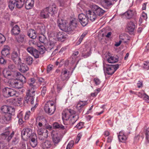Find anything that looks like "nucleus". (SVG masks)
<instances>
[{"label": "nucleus", "mask_w": 149, "mask_h": 149, "mask_svg": "<svg viewBox=\"0 0 149 149\" xmlns=\"http://www.w3.org/2000/svg\"><path fill=\"white\" fill-rule=\"evenodd\" d=\"M34 0H26L25 2V8L27 9H31L33 6Z\"/></svg>", "instance_id": "b1692460"}, {"label": "nucleus", "mask_w": 149, "mask_h": 149, "mask_svg": "<svg viewBox=\"0 0 149 149\" xmlns=\"http://www.w3.org/2000/svg\"><path fill=\"white\" fill-rule=\"evenodd\" d=\"M43 149H51V142L47 140L43 144Z\"/></svg>", "instance_id": "2f4dec72"}, {"label": "nucleus", "mask_w": 149, "mask_h": 149, "mask_svg": "<svg viewBox=\"0 0 149 149\" xmlns=\"http://www.w3.org/2000/svg\"><path fill=\"white\" fill-rule=\"evenodd\" d=\"M145 135L146 143H149V127L147 128L145 132Z\"/></svg>", "instance_id": "e433bc0d"}, {"label": "nucleus", "mask_w": 149, "mask_h": 149, "mask_svg": "<svg viewBox=\"0 0 149 149\" xmlns=\"http://www.w3.org/2000/svg\"><path fill=\"white\" fill-rule=\"evenodd\" d=\"M78 18L79 22L83 26H84L88 24V20L87 14L85 15L82 13L80 14L78 16Z\"/></svg>", "instance_id": "9d476101"}, {"label": "nucleus", "mask_w": 149, "mask_h": 149, "mask_svg": "<svg viewBox=\"0 0 149 149\" xmlns=\"http://www.w3.org/2000/svg\"><path fill=\"white\" fill-rule=\"evenodd\" d=\"M39 118H36V123L37 124H38V125H37L38 128H41L43 126V124L42 123H40L39 121V120H38Z\"/></svg>", "instance_id": "5fc2aeb1"}, {"label": "nucleus", "mask_w": 149, "mask_h": 149, "mask_svg": "<svg viewBox=\"0 0 149 149\" xmlns=\"http://www.w3.org/2000/svg\"><path fill=\"white\" fill-rule=\"evenodd\" d=\"M45 112L49 115H52L56 109V107L54 102L52 101L47 102L44 107Z\"/></svg>", "instance_id": "39448f33"}, {"label": "nucleus", "mask_w": 149, "mask_h": 149, "mask_svg": "<svg viewBox=\"0 0 149 149\" xmlns=\"http://www.w3.org/2000/svg\"><path fill=\"white\" fill-rule=\"evenodd\" d=\"M143 68L146 70H148L149 69V61H145L143 63L142 65Z\"/></svg>", "instance_id": "58836bf2"}, {"label": "nucleus", "mask_w": 149, "mask_h": 149, "mask_svg": "<svg viewBox=\"0 0 149 149\" xmlns=\"http://www.w3.org/2000/svg\"><path fill=\"white\" fill-rule=\"evenodd\" d=\"M6 40V38L4 36L0 33V43H2Z\"/></svg>", "instance_id": "864d4df0"}, {"label": "nucleus", "mask_w": 149, "mask_h": 149, "mask_svg": "<svg viewBox=\"0 0 149 149\" xmlns=\"http://www.w3.org/2000/svg\"><path fill=\"white\" fill-rule=\"evenodd\" d=\"M79 52L77 50H75L73 52L72 57V58H74L76 59L79 57Z\"/></svg>", "instance_id": "79ce46f5"}, {"label": "nucleus", "mask_w": 149, "mask_h": 149, "mask_svg": "<svg viewBox=\"0 0 149 149\" xmlns=\"http://www.w3.org/2000/svg\"><path fill=\"white\" fill-rule=\"evenodd\" d=\"M145 94V93H144L143 92L141 91L138 93L137 92V94L136 95H137L138 97L143 98Z\"/></svg>", "instance_id": "13d9d810"}, {"label": "nucleus", "mask_w": 149, "mask_h": 149, "mask_svg": "<svg viewBox=\"0 0 149 149\" xmlns=\"http://www.w3.org/2000/svg\"><path fill=\"white\" fill-rule=\"evenodd\" d=\"M128 134L125 133L123 131H120L118 135V138L119 141L122 142H124L127 139Z\"/></svg>", "instance_id": "2eb2a0df"}, {"label": "nucleus", "mask_w": 149, "mask_h": 149, "mask_svg": "<svg viewBox=\"0 0 149 149\" xmlns=\"http://www.w3.org/2000/svg\"><path fill=\"white\" fill-rule=\"evenodd\" d=\"M19 54L17 51H14L12 54V59L17 65H20L21 63V59L19 58Z\"/></svg>", "instance_id": "9b49d317"}, {"label": "nucleus", "mask_w": 149, "mask_h": 149, "mask_svg": "<svg viewBox=\"0 0 149 149\" xmlns=\"http://www.w3.org/2000/svg\"><path fill=\"white\" fill-rule=\"evenodd\" d=\"M11 116L9 114L4 113L0 118V122L2 123L7 124L10 122Z\"/></svg>", "instance_id": "f8f14e48"}, {"label": "nucleus", "mask_w": 149, "mask_h": 149, "mask_svg": "<svg viewBox=\"0 0 149 149\" xmlns=\"http://www.w3.org/2000/svg\"><path fill=\"white\" fill-rule=\"evenodd\" d=\"M47 90L45 86L43 87L41 91V95L42 96H44L46 93Z\"/></svg>", "instance_id": "680f3d73"}, {"label": "nucleus", "mask_w": 149, "mask_h": 149, "mask_svg": "<svg viewBox=\"0 0 149 149\" xmlns=\"http://www.w3.org/2000/svg\"><path fill=\"white\" fill-rule=\"evenodd\" d=\"M10 134V132L9 131L3 133L0 135V140H3L6 139Z\"/></svg>", "instance_id": "473e14b6"}, {"label": "nucleus", "mask_w": 149, "mask_h": 149, "mask_svg": "<svg viewBox=\"0 0 149 149\" xmlns=\"http://www.w3.org/2000/svg\"><path fill=\"white\" fill-rule=\"evenodd\" d=\"M74 144V141L73 140L70 141L68 144L66 149H71Z\"/></svg>", "instance_id": "09e8293b"}, {"label": "nucleus", "mask_w": 149, "mask_h": 149, "mask_svg": "<svg viewBox=\"0 0 149 149\" xmlns=\"http://www.w3.org/2000/svg\"><path fill=\"white\" fill-rule=\"evenodd\" d=\"M53 128L55 129H58L64 130L65 129V127L63 125L57 123H53Z\"/></svg>", "instance_id": "f704fd0d"}, {"label": "nucleus", "mask_w": 149, "mask_h": 149, "mask_svg": "<svg viewBox=\"0 0 149 149\" xmlns=\"http://www.w3.org/2000/svg\"><path fill=\"white\" fill-rule=\"evenodd\" d=\"M84 125L83 122H80L75 127L79 129H81L83 127Z\"/></svg>", "instance_id": "6e6d98bb"}, {"label": "nucleus", "mask_w": 149, "mask_h": 149, "mask_svg": "<svg viewBox=\"0 0 149 149\" xmlns=\"http://www.w3.org/2000/svg\"><path fill=\"white\" fill-rule=\"evenodd\" d=\"M93 81L95 84L96 85H98L100 84L101 82L100 80L97 78H94Z\"/></svg>", "instance_id": "e2e57ef3"}, {"label": "nucleus", "mask_w": 149, "mask_h": 149, "mask_svg": "<svg viewBox=\"0 0 149 149\" xmlns=\"http://www.w3.org/2000/svg\"><path fill=\"white\" fill-rule=\"evenodd\" d=\"M30 143L31 146L33 148H34L36 146L37 142L36 135H33V137L30 138Z\"/></svg>", "instance_id": "393cba45"}, {"label": "nucleus", "mask_w": 149, "mask_h": 149, "mask_svg": "<svg viewBox=\"0 0 149 149\" xmlns=\"http://www.w3.org/2000/svg\"><path fill=\"white\" fill-rule=\"evenodd\" d=\"M77 20L75 19L71 20L69 23V26L67 25L65 31L70 32L74 30L77 26Z\"/></svg>", "instance_id": "1a4fd4ad"}, {"label": "nucleus", "mask_w": 149, "mask_h": 149, "mask_svg": "<svg viewBox=\"0 0 149 149\" xmlns=\"http://www.w3.org/2000/svg\"><path fill=\"white\" fill-rule=\"evenodd\" d=\"M17 92L14 89L6 87L3 90V95L6 97H8L16 95Z\"/></svg>", "instance_id": "0eeeda50"}, {"label": "nucleus", "mask_w": 149, "mask_h": 149, "mask_svg": "<svg viewBox=\"0 0 149 149\" xmlns=\"http://www.w3.org/2000/svg\"><path fill=\"white\" fill-rule=\"evenodd\" d=\"M24 35H20L18 37L16 38V39L18 42H22L24 41Z\"/></svg>", "instance_id": "ea45409f"}, {"label": "nucleus", "mask_w": 149, "mask_h": 149, "mask_svg": "<svg viewBox=\"0 0 149 149\" xmlns=\"http://www.w3.org/2000/svg\"><path fill=\"white\" fill-rule=\"evenodd\" d=\"M118 57L117 56H111L108 57L107 61L109 63H114L118 61Z\"/></svg>", "instance_id": "a878e982"}, {"label": "nucleus", "mask_w": 149, "mask_h": 149, "mask_svg": "<svg viewBox=\"0 0 149 149\" xmlns=\"http://www.w3.org/2000/svg\"><path fill=\"white\" fill-rule=\"evenodd\" d=\"M20 31L19 27L17 25H16L13 27L11 30V33L12 35H16L19 34Z\"/></svg>", "instance_id": "4be33fe9"}, {"label": "nucleus", "mask_w": 149, "mask_h": 149, "mask_svg": "<svg viewBox=\"0 0 149 149\" xmlns=\"http://www.w3.org/2000/svg\"><path fill=\"white\" fill-rule=\"evenodd\" d=\"M141 17V18H142L143 19L146 21L147 19V14L144 13H142Z\"/></svg>", "instance_id": "0e129e2a"}, {"label": "nucleus", "mask_w": 149, "mask_h": 149, "mask_svg": "<svg viewBox=\"0 0 149 149\" xmlns=\"http://www.w3.org/2000/svg\"><path fill=\"white\" fill-rule=\"evenodd\" d=\"M28 36L31 38L35 39L36 37V35L35 30L33 29H30L28 33Z\"/></svg>", "instance_id": "cd10ccee"}, {"label": "nucleus", "mask_w": 149, "mask_h": 149, "mask_svg": "<svg viewBox=\"0 0 149 149\" xmlns=\"http://www.w3.org/2000/svg\"><path fill=\"white\" fill-rule=\"evenodd\" d=\"M77 108L79 110H81L83 107L82 106V104H81V103H80L79 102L77 104L76 106Z\"/></svg>", "instance_id": "338daca9"}, {"label": "nucleus", "mask_w": 149, "mask_h": 149, "mask_svg": "<svg viewBox=\"0 0 149 149\" xmlns=\"http://www.w3.org/2000/svg\"><path fill=\"white\" fill-rule=\"evenodd\" d=\"M10 48L8 46H4L1 52L2 55L7 56L9 54Z\"/></svg>", "instance_id": "bb28decb"}, {"label": "nucleus", "mask_w": 149, "mask_h": 149, "mask_svg": "<svg viewBox=\"0 0 149 149\" xmlns=\"http://www.w3.org/2000/svg\"><path fill=\"white\" fill-rule=\"evenodd\" d=\"M135 28L134 23L131 22H129L128 24L127 29L129 32H133Z\"/></svg>", "instance_id": "c85d7f7f"}, {"label": "nucleus", "mask_w": 149, "mask_h": 149, "mask_svg": "<svg viewBox=\"0 0 149 149\" xmlns=\"http://www.w3.org/2000/svg\"><path fill=\"white\" fill-rule=\"evenodd\" d=\"M30 89L27 90L26 92V97L24 100V103L31 104L32 105L34 104V96L35 95V90L37 88L36 83L35 79L32 78L29 79L28 82Z\"/></svg>", "instance_id": "f257e3e1"}, {"label": "nucleus", "mask_w": 149, "mask_h": 149, "mask_svg": "<svg viewBox=\"0 0 149 149\" xmlns=\"http://www.w3.org/2000/svg\"><path fill=\"white\" fill-rule=\"evenodd\" d=\"M52 7H47L41 10L40 16L42 18H47L49 16V14L51 15H53L56 11V9L54 6Z\"/></svg>", "instance_id": "20e7f679"}, {"label": "nucleus", "mask_w": 149, "mask_h": 149, "mask_svg": "<svg viewBox=\"0 0 149 149\" xmlns=\"http://www.w3.org/2000/svg\"><path fill=\"white\" fill-rule=\"evenodd\" d=\"M56 37L59 41L63 42L66 40L67 37V34L63 32H59L56 36Z\"/></svg>", "instance_id": "dca6fc26"}, {"label": "nucleus", "mask_w": 149, "mask_h": 149, "mask_svg": "<svg viewBox=\"0 0 149 149\" xmlns=\"http://www.w3.org/2000/svg\"><path fill=\"white\" fill-rule=\"evenodd\" d=\"M39 41L42 43H44L47 41L46 38L43 35L39 36Z\"/></svg>", "instance_id": "de8ad7c7"}, {"label": "nucleus", "mask_w": 149, "mask_h": 149, "mask_svg": "<svg viewBox=\"0 0 149 149\" xmlns=\"http://www.w3.org/2000/svg\"><path fill=\"white\" fill-rule=\"evenodd\" d=\"M47 132L48 131L47 129L44 128H38L37 129V133L40 135L47 134Z\"/></svg>", "instance_id": "c756f323"}, {"label": "nucleus", "mask_w": 149, "mask_h": 149, "mask_svg": "<svg viewBox=\"0 0 149 149\" xmlns=\"http://www.w3.org/2000/svg\"><path fill=\"white\" fill-rule=\"evenodd\" d=\"M37 118H39L38 120L40 123H42L43 124H46L47 123V121L46 119L45 118H41L40 117H37Z\"/></svg>", "instance_id": "c03bdc74"}, {"label": "nucleus", "mask_w": 149, "mask_h": 149, "mask_svg": "<svg viewBox=\"0 0 149 149\" xmlns=\"http://www.w3.org/2000/svg\"><path fill=\"white\" fill-rule=\"evenodd\" d=\"M91 54V50L89 49H84L82 51L81 56L84 58H86L89 56Z\"/></svg>", "instance_id": "412c9836"}, {"label": "nucleus", "mask_w": 149, "mask_h": 149, "mask_svg": "<svg viewBox=\"0 0 149 149\" xmlns=\"http://www.w3.org/2000/svg\"><path fill=\"white\" fill-rule=\"evenodd\" d=\"M31 54L33 55L35 58H37L39 57V52L37 50L35 49Z\"/></svg>", "instance_id": "a18cd8bd"}, {"label": "nucleus", "mask_w": 149, "mask_h": 149, "mask_svg": "<svg viewBox=\"0 0 149 149\" xmlns=\"http://www.w3.org/2000/svg\"><path fill=\"white\" fill-rule=\"evenodd\" d=\"M31 130L29 128L23 129L21 132L22 137L24 140L30 138L32 134Z\"/></svg>", "instance_id": "6e6552de"}, {"label": "nucleus", "mask_w": 149, "mask_h": 149, "mask_svg": "<svg viewBox=\"0 0 149 149\" xmlns=\"http://www.w3.org/2000/svg\"><path fill=\"white\" fill-rule=\"evenodd\" d=\"M136 14L134 11L129 10H127L123 14V15L126 18L129 19L132 17Z\"/></svg>", "instance_id": "6ab92c4d"}, {"label": "nucleus", "mask_w": 149, "mask_h": 149, "mask_svg": "<svg viewBox=\"0 0 149 149\" xmlns=\"http://www.w3.org/2000/svg\"><path fill=\"white\" fill-rule=\"evenodd\" d=\"M14 112L15 109L11 107H9L8 110V112H7V114H10L11 116L12 115H13L14 114Z\"/></svg>", "instance_id": "37998d69"}, {"label": "nucleus", "mask_w": 149, "mask_h": 149, "mask_svg": "<svg viewBox=\"0 0 149 149\" xmlns=\"http://www.w3.org/2000/svg\"><path fill=\"white\" fill-rule=\"evenodd\" d=\"M69 71L65 68L62 69L61 71V79L63 81H67L70 77Z\"/></svg>", "instance_id": "4468645a"}, {"label": "nucleus", "mask_w": 149, "mask_h": 149, "mask_svg": "<svg viewBox=\"0 0 149 149\" xmlns=\"http://www.w3.org/2000/svg\"><path fill=\"white\" fill-rule=\"evenodd\" d=\"M77 108L79 110H81L83 107L82 106V104H81V103H80L79 102L77 104L76 106Z\"/></svg>", "instance_id": "774afa93"}, {"label": "nucleus", "mask_w": 149, "mask_h": 149, "mask_svg": "<svg viewBox=\"0 0 149 149\" xmlns=\"http://www.w3.org/2000/svg\"><path fill=\"white\" fill-rule=\"evenodd\" d=\"M15 74H12L10 72L6 70H4L3 71V75L4 77L9 80L13 77H14Z\"/></svg>", "instance_id": "5701e85b"}, {"label": "nucleus", "mask_w": 149, "mask_h": 149, "mask_svg": "<svg viewBox=\"0 0 149 149\" xmlns=\"http://www.w3.org/2000/svg\"><path fill=\"white\" fill-rule=\"evenodd\" d=\"M25 0H17L15 3L16 7L18 8H21L24 4Z\"/></svg>", "instance_id": "7c9ffc66"}, {"label": "nucleus", "mask_w": 149, "mask_h": 149, "mask_svg": "<svg viewBox=\"0 0 149 149\" xmlns=\"http://www.w3.org/2000/svg\"><path fill=\"white\" fill-rule=\"evenodd\" d=\"M29 70V68L25 64L22 63L20 65V68L19 69L20 71L23 73Z\"/></svg>", "instance_id": "72a5a7b5"}, {"label": "nucleus", "mask_w": 149, "mask_h": 149, "mask_svg": "<svg viewBox=\"0 0 149 149\" xmlns=\"http://www.w3.org/2000/svg\"><path fill=\"white\" fill-rule=\"evenodd\" d=\"M53 141L55 145H56L61 141V139L60 137L57 135H54L53 137Z\"/></svg>", "instance_id": "c9c22d12"}, {"label": "nucleus", "mask_w": 149, "mask_h": 149, "mask_svg": "<svg viewBox=\"0 0 149 149\" xmlns=\"http://www.w3.org/2000/svg\"><path fill=\"white\" fill-rule=\"evenodd\" d=\"M8 107L6 105L3 106L1 107V109L4 113H7V112H8Z\"/></svg>", "instance_id": "49530a36"}, {"label": "nucleus", "mask_w": 149, "mask_h": 149, "mask_svg": "<svg viewBox=\"0 0 149 149\" xmlns=\"http://www.w3.org/2000/svg\"><path fill=\"white\" fill-rule=\"evenodd\" d=\"M144 96L143 98V100L146 102L149 103V96L146 94L144 95Z\"/></svg>", "instance_id": "69168bd1"}, {"label": "nucleus", "mask_w": 149, "mask_h": 149, "mask_svg": "<svg viewBox=\"0 0 149 149\" xmlns=\"http://www.w3.org/2000/svg\"><path fill=\"white\" fill-rule=\"evenodd\" d=\"M15 3L9 2L8 6L9 8L11 10H13L14 8Z\"/></svg>", "instance_id": "4d7b16f0"}, {"label": "nucleus", "mask_w": 149, "mask_h": 149, "mask_svg": "<svg viewBox=\"0 0 149 149\" xmlns=\"http://www.w3.org/2000/svg\"><path fill=\"white\" fill-rule=\"evenodd\" d=\"M113 0H101V2L102 5L105 6L106 9L108 8L111 6L113 4Z\"/></svg>", "instance_id": "aec40b11"}, {"label": "nucleus", "mask_w": 149, "mask_h": 149, "mask_svg": "<svg viewBox=\"0 0 149 149\" xmlns=\"http://www.w3.org/2000/svg\"><path fill=\"white\" fill-rule=\"evenodd\" d=\"M54 45L53 43L49 42L46 46L47 51H50L54 47Z\"/></svg>", "instance_id": "4c0bfd02"}, {"label": "nucleus", "mask_w": 149, "mask_h": 149, "mask_svg": "<svg viewBox=\"0 0 149 149\" xmlns=\"http://www.w3.org/2000/svg\"><path fill=\"white\" fill-rule=\"evenodd\" d=\"M75 113V111L71 109L64 111L62 113V117L64 124L73 125L77 120L79 117L78 115H74Z\"/></svg>", "instance_id": "f03ea898"}, {"label": "nucleus", "mask_w": 149, "mask_h": 149, "mask_svg": "<svg viewBox=\"0 0 149 149\" xmlns=\"http://www.w3.org/2000/svg\"><path fill=\"white\" fill-rule=\"evenodd\" d=\"M119 65H107L103 63V68L104 69L106 68V72L109 75H112L118 68Z\"/></svg>", "instance_id": "423d86ee"}, {"label": "nucleus", "mask_w": 149, "mask_h": 149, "mask_svg": "<svg viewBox=\"0 0 149 149\" xmlns=\"http://www.w3.org/2000/svg\"><path fill=\"white\" fill-rule=\"evenodd\" d=\"M40 32V33L42 34L44 33L45 31V27L42 26H40L39 27Z\"/></svg>", "instance_id": "bf43d9fd"}, {"label": "nucleus", "mask_w": 149, "mask_h": 149, "mask_svg": "<svg viewBox=\"0 0 149 149\" xmlns=\"http://www.w3.org/2000/svg\"><path fill=\"white\" fill-rule=\"evenodd\" d=\"M35 49L32 47H29L27 48V50L28 52L31 54Z\"/></svg>", "instance_id": "052dcab7"}, {"label": "nucleus", "mask_w": 149, "mask_h": 149, "mask_svg": "<svg viewBox=\"0 0 149 149\" xmlns=\"http://www.w3.org/2000/svg\"><path fill=\"white\" fill-rule=\"evenodd\" d=\"M43 135L44 134H42L39 136V138L40 140H44L48 136L47 133L45 134V135Z\"/></svg>", "instance_id": "603ef678"}, {"label": "nucleus", "mask_w": 149, "mask_h": 149, "mask_svg": "<svg viewBox=\"0 0 149 149\" xmlns=\"http://www.w3.org/2000/svg\"><path fill=\"white\" fill-rule=\"evenodd\" d=\"M10 86L14 88L20 89L23 87V83L26 82V78L20 72H17L9 80Z\"/></svg>", "instance_id": "7ed1b4c3"}, {"label": "nucleus", "mask_w": 149, "mask_h": 149, "mask_svg": "<svg viewBox=\"0 0 149 149\" xmlns=\"http://www.w3.org/2000/svg\"><path fill=\"white\" fill-rule=\"evenodd\" d=\"M53 66L51 64L49 65L47 67V73H49L53 70Z\"/></svg>", "instance_id": "8fccbe9b"}, {"label": "nucleus", "mask_w": 149, "mask_h": 149, "mask_svg": "<svg viewBox=\"0 0 149 149\" xmlns=\"http://www.w3.org/2000/svg\"><path fill=\"white\" fill-rule=\"evenodd\" d=\"M88 19L92 22L94 21L98 17L94 11L92 12L89 10L87 13Z\"/></svg>", "instance_id": "a211bd4d"}, {"label": "nucleus", "mask_w": 149, "mask_h": 149, "mask_svg": "<svg viewBox=\"0 0 149 149\" xmlns=\"http://www.w3.org/2000/svg\"><path fill=\"white\" fill-rule=\"evenodd\" d=\"M92 8L97 16H101L104 14L105 11L95 4L92 5Z\"/></svg>", "instance_id": "ddd939ff"}, {"label": "nucleus", "mask_w": 149, "mask_h": 149, "mask_svg": "<svg viewBox=\"0 0 149 149\" xmlns=\"http://www.w3.org/2000/svg\"><path fill=\"white\" fill-rule=\"evenodd\" d=\"M22 114L19 113V115H17V117L19 118L18 122L19 123L20 125H22L23 122L22 119L21 118Z\"/></svg>", "instance_id": "3c124183"}, {"label": "nucleus", "mask_w": 149, "mask_h": 149, "mask_svg": "<svg viewBox=\"0 0 149 149\" xmlns=\"http://www.w3.org/2000/svg\"><path fill=\"white\" fill-rule=\"evenodd\" d=\"M26 61L28 64L31 65L32 64L33 60L31 57L28 56L26 58Z\"/></svg>", "instance_id": "a19ab883"}, {"label": "nucleus", "mask_w": 149, "mask_h": 149, "mask_svg": "<svg viewBox=\"0 0 149 149\" xmlns=\"http://www.w3.org/2000/svg\"><path fill=\"white\" fill-rule=\"evenodd\" d=\"M57 23L60 29H64L65 31V28L67 26V23L66 21L63 20L61 18H59L58 19Z\"/></svg>", "instance_id": "f3484780"}]
</instances>
